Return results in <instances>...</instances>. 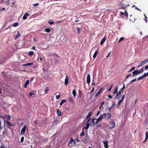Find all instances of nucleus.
Here are the masks:
<instances>
[{"label": "nucleus", "mask_w": 148, "mask_h": 148, "mask_svg": "<svg viewBox=\"0 0 148 148\" xmlns=\"http://www.w3.org/2000/svg\"><path fill=\"white\" fill-rule=\"evenodd\" d=\"M71 140L68 143V145L70 147H73L75 144L76 142H75V140H73L72 138H71Z\"/></svg>", "instance_id": "nucleus-1"}, {"label": "nucleus", "mask_w": 148, "mask_h": 148, "mask_svg": "<svg viewBox=\"0 0 148 148\" xmlns=\"http://www.w3.org/2000/svg\"><path fill=\"white\" fill-rule=\"evenodd\" d=\"M110 124L112 126H110L109 127V129L110 130H111L114 128L115 127V122L114 121V120L111 121L110 122Z\"/></svg>", "instance_id": "nucleus-2"}, {"label": "nucleus", "mask_w": 148, "mask_h": 148, "mask_svg": "<svg viewBox=\"0 0 148 148\" xmlns=\"http://www.w3.org/2000/svg\"><path fill=\"white\" fill-rule=\"evenodd\" d=\"M125 88V84H124L123 85V87L121 88V90L119 92H117V93L116 97L120 95L123 92V90Z\"/></svg>", "instance_id": "nucleus-3"}, {"label": "nucleus", "mask_w": 148, "mask_h": 148, "mask_svg": "<svg viewBox=\"0 0 148 148\" xmlns=\"http://www.w3.org/2000/svg\"><path fill=\"white\" fill-rule=\"evenodd\" d=\"M8 127H11L14 125V124H13L10 123L9 121L7 120H4Z\"/></svg>", "instance_id": "nucleus-4"}, {"label": "nucleus", "mask_w": 148, "mask_h": 148, "mask_svg": "<svg viewBox=\"0 0 148 148\" xmlns=\"http://www.w3.org/2000/svg\"><path fill=\"white\" fill-rule=\"evenodd\" d=\"M97 119L95 118H94L93 119H92L91 121H90V125L92 126V127H93L94 126L95 123L94 121L95 120H96Z\"/></svg>", "instance_id": "nucleus-5"}, {"label": "nucleus", "mask_w": 148, "mask_h": 148, "mask_svg": "<svg viewBox=\"0 0 148 148\" xmlns=\"http://www.w3.org/2000/svg\"><path fill=\"white\" fill-rule=\"evenodd\" d=\"M107 115L106 113H104L100 115L99 117V118L100 119L101 121L103 118H105Z\"/></svg>", "instance_id": "nucleus-6"}, {"label": "nucleus", "mask_w": 148, "mask_h": 148, "mask_svg": "<svg viewBox=\"0 0 148 148\" xmlns=\"http://www.w3.org/2000/svg\"><path fill=\"white\" fill-rule=\"evenodd\" d=\"M132 73H133V75H132L133 76H135L136 75H138V74H140L139 73V70H137V71L135 70V71H134L132 72Z\"/></svg>", "instance_id": "nucleus-7"}, {"label": "nucleus", "mask_w": 148, "mask_h": 148, "mask_svg": "<svg viewBox=\"0 0 148 148\" xmlns=\"http://www.w3.org/2000/svg\"><path fill=\"white\" fill-rule=\"evenodd\" d=\"M90 82V74H88L87 77V82L89 84Z\"/></svg>", "instance_id": "nucleus-8"}, {"label": "nucleus", "mask_w": 148, "mask_h": 148, "mask_svg": "<svg viewBox=\"0 0 148 148\" xmlns=\"http://www.w3.org/2000/svg\"><path fill=\"white\" fill-rule=\"evenodd\" d=\"M108 142L107 140L104 141L103 142L105 148H108Z\"/></svg>", "instance_id": "nucleus-9"}, {"label": "nucleus", "mask_w": 148, "mask_h": 148, "mask_svg": "<svg viewBox=\"0 0 148 148\" xmlns=\"http://www.w3.org/2000/svg\"><path fill=\"white\" fill-rule=\"evenodd\" d=\"M102 88H101L100 89L98 92L96 94L95 97H97L99 95H100L102 93Z\"/></svg>", "instance_id": "nucleus-10"}, {"label": "nucleus", "mask_w": 148, "mask_h": 148, "mask_svg": "<svg viewBox=\"0 0 148 148\" xmlns=\"http://www.w3.org/2000/svg\"><path fill=\"white\" fill-rule=\"evenodd\" d=\"M26 128V126L25 125H24L23 128L22 129L21 131V134H24L25 132V131Z\"/></svg>", "instance_id": "nucleus-11"}, {"label": "nucleus", "mask_w": 148, "mask_h": 148, "mask_svg": "<svg viewBox=\"0 0 148 148\" xmlns=\"http://www.w3.org/2000/svg\"><path fill=\"white\" fill-rule=\"evenodd\" d=\"M92 112L90 111V112L88 114H87V116L86 117V119H89L90 116H91L92 115Z\"/></svg>", "instance_id": "nucleus-12"}, {"label": "nucleus", "mask_w": 148, "mask_h": 148, "mask_svg": "<svg viewBox=\"0 0 148 148\" xmlns=\"http://www.w3.org/2000/svg\"><path fill=\"white\" fill-rule=\"evenodd\" d=\"M3 117L4 118H5L8 120H9L11 119L10 116L9 115H5L3 116Z\"/></svg>", "instance_id": "nucleus-13"}, {"label": "nucleus", "mask_w": 148, "mask_h": 148, "mask_svg": "<svg viewBox=\"0 0 148 148\" xmlns=\"http://www.w3.org/2000/svg\"><path fill=\"white\" fill-rule=\"evenodd\" d=\"M69 78L68 76H66L65 79L64 84L65 85H66L69 82Z\"/></svg>", "instance_id": "nucleus-14"}, {"label": "nucleus", "mask_w": 148, "mask_h": 148, "mask_svg": "<svg viewBox=\"0 0 148 148\" xmlns=\"http://www.w3.org/2000/svg\"><path fill=\"white\" fill-rule=\"evenodd\" d=\"M29 15V14L28 13H26L23 17V19L24 20L26 19L27 18V16Z\"/></svg>", "instance_id": "nucleus-15"}, {"label": "nucleus", "mask_w": 148, "mask_h": 148, "mask_svg": "<svg viewBox=\"0 0 148 148\" xmlns=\"http://www.w3.org/2000/svg\"><path fill=\"white\" fill-rule=\"evenodd\" d=\"M34 64L33 63H27L26 64H24L22 65V66H29L32 65H33Z\"/></svg>", "instance_id": "nucleus-16"}, {"label": "nucleus", "mask_w": 148, "mask_h": 148, "mask_svg": "<svg viewBox=\"0 0 148 148\" xmlns=\"http://www.w3.org/2000/svg\"><path fill=\"white\" fill-rule=\"evenodd\" d=\"M146 63V62H145V60H144L140 62V63L139 64V65L138 66V67L139 66H141Z\"/></svg>", "instance_id": "nucleus-17"}, {"label": "nucleus", "mask_w": 148, "mask_h": 148, "mask_svg": "<svg viewBox=\"0 0 148 148\" xmlns=\"http://www.w3.org/2000/svg\"><path fill=\"white\" fill-rule=\"evenodd\" d=\"M106 40V38L105 37H104L101 40L100 42V45H102L104 43V42Z\"/></svg>", "instance_id": "nucleus-18"}, {"label": "nucleus", "mask_w": 148, "mask_h": 148, "mask_svg": "<svg viewBox=\"0 0 148 148\" xmlns=\"http://www.w3.org/2000/svg\"><path fill=\"white\" fill-rule=\"evenodd\" d=\"M80 29L79 27L76 28L75 31L78 34H79L80 32Z\"/></svg>", "instance_id": "nucleus-19"}, {"label": "nucleus", "mask_w": 148, "mask_h": 148, "mask_svg": "<svg viewBox=\"0 0 148 148\" xmlns=\"http://www.w3.org/2000/svg\"><path fill=\"white\" fill-rule=\"evenodd\" d=\"M98 52V51L97 50H96L95 51L94 54L93 56V58H96V57L97 56V54Z\"/></svg>", "instance_id": "nucleus-20"}, {"label": "nucleus", "mask_w": 148, "mask_h": 148, "mask_svg": "<svg viewBox=\"0 0 148 148\" xmlns=\"http://www.w3.org/2000/svg\"><path fill=\"white\" fill-rule=\"evenodd\" d=\"M29 83V80H27L26 81L25 83L24 84V88H26L27 87V85Z\"/></svg>", "instance_id": "nucleus-21"}, {"label": "nucleus", "mask_w": 148, "mask_h": 148, "mask_svg": "<svg viewBox=\"0 0 148 148\" xmlns=\"http://www.w3.org/2000/svg\"><path fill=\"white\" fill-rule=\"evenodd\" d=\"M145 135H146V137H145V140L143 142L144 143L147 140L148 138V132H146Z\"/></svg>", "instance_id": "nucleus-22"}, {"label": "nucleus", "mask_w": 148, "mask_h": 148, "mask_svg": "<svg viewBox=\"0 0 148 148\" xmlns=\"http://www.w3.org/2000/svg\"><path fill=\"white\" fill-rule=\"evenodd\" d=\"M124 99V97L123 96V97L122 98L121 100H119V102L117 104V106H119L120 104L123 101Z\"/></svg>", "instance_id": "nucleus-23"}, {"label": "nucleus", "mask_w": 148, "mask_h": 148, "mask_svg": "<svg viewBox=\"0 0 148 148\" xmlns=\"http://www.w3.org/2000/svg\"><path fill=\"white\" fill-rule=\"evenodd\" d=\"M68 99L69 100V101L71 103H74V101H73V98L71 97H69Z\"/></svg>", "instance_id": "nucleus-24"}, {"label": "nucleus", "mask_w": 148, "mask_h": 148, "mask_svg": "<svg viewBox=\"0 0 148 148\" xmlns=\"http://www.w3.org/2000/svg\"><path fill=\"white\" fill-rule=\"evenodd\" d=\"M107 113L108 115V117L107 118V119H109L111 118L112 117V114L111 113H110L109 112H108Z\"/></svg>", "instance_id": "nucleus-25"}, {"label": "nucleus", "mask_w": 148, "mask_h": 148, "mask_svg": "<svg viewBox=\"0 0 148 148\" xmlns=\"http://www.w3.org/2000/svg\"><path fill=\"white\" fill-rule=\"evenodd\" d=\"M123 96L124 97V98L125 97V95H120V96H119L118 97V100H121L122 98L123 97Z\"/></svg>", "instance_id": "nucleus-26"}, {"label": "nucleus", "mask_w": 148, "mask_h": 148, "mask_svg": "<svg viewBox=\"0 0 148 148\" xmlns=\"http://www.w3.org/2000/svg\"><path fill=\"white\" fill-rule=\"evenodd\" d=\"M72 93L73 96L74 97H75L76 96V95L77 94V93L76 92V90L75 89L73 90L72 91Z\"/></svg>", "instance_id": "nucleus-27"}, {"label": "nucleus", "mask_w": 148, "mask_h": 148, "mask_svg": "<svg viewBox=\"0 0 148 148\" xmlns=\"http://www.w3.org/2000/svg\"><path fill=\"white\" fill-rule=\"evenodd\" d=\"M66 101V100H65V99L62 100L60 103V106H61L62 105V104H63V103H64Z\"/></svg>", "instance_id": "nucleus-28"}, {"label": "nucleus", "mask_w": 148, "mask_h": 148, "mask_svg": "<svg viewBox=\"0 0 148 148\" xmlns=\"http://www.w3.org/2000/svg\"><path fill=\"white\" fill-rule=\"evenodd\" d=\"M56 112L58 116H59L61 114V111L59 109H58L57 110Z\"/></svg>", "instance_id": "nucleus-29"}, {"label": "nucleus", "mask_w": 148, "mask_h": 148, "mask_svg": "<svg viewBox=\"0 0 148 148\" xmlns=\"http://www.w3.org/2000/svg\"><path fill=\"white\" fill-rule=\"evenodd\" d=\"M82 132H81L80 133V136H82L84 135H85V133L84 132V128H83V129H82Z\"/></svg>", "instance_id": "nucleus-30"}, {"label": "nucleus", "mask_w": 148, "mask_h": 148, "mask_svg": "<svg viewBox=\"0 0 148 148\" xmlns=\"http://www.w3.org/2000/svg\"><path fill=\"white\" fill-rule=\"evenodd\" d=\"M18 23L17 22H15L12 25V26L14 27H16L18 25Z\"/></svg>", "instance_id": "nucleus-31"}, {"label": "nucleus", "mask_w": 148, "mask_h": 148, "mask_svg": "<svg viewBox=\"0 0 148 148\" xmlns=\"http://www.w3.org/2000/svg\"><path fill=\"white\" fill-rule=\"evenodd\" d=\"M125 16L127 18L128 17V14L127 11V10H125V12H124V14Z\"/></svg>", "instance_id": "nucleus-32"}, {"label": "nucleus", "mask_w": 148, "mask_h": 148, "mask_svg": "<svg viewBox=\"0 0 148 148\" xmlns=\"http://www.w3.org/2000/svg\"><path fill=\"white\" fill-rule=\"evenodd\" d=\"M45 31L47 32H49L51 31V29L49 28H47L45 29Z\"/></svg>", "instance_id": "nucleus-33"}, {"label": "nucleus", "mask_w": 148, "mask_h": 148, "mask_svg": "<svg viewBox=\"0 0 148 148\" xmlns=\"http://www.w3.org/2000/svg\"><path fill=\"white\" fill-rule=\"evenodd\" d=\"M89 125L90 124L89 123H87L86 124V127H85V129H88L89 127Z\"/></svg>", "instance_id": "nucleus-34"}, {"label": "nucleus", "mask_w": 148, "mask_h": 148, "mask_svg": "<svg viewBox=\"0 0 148 148\" xmlns=\"http://www.w3.org/2000/svg\"><path fill=\"white\" fill-rule=\"evenodd\" d=\"M49 87H47L45 89V93H47V92H48V91H49Z\"/></svg>", "instance_id": "nucleus-35"}, {"label": "nucleus", "mask_w": 148, "mask_h": 148, "mask_svg": "<svg viewBox=\"0 0 148 148\" xmlns=\"http://www.w3.org/2000/svg\"><path fill=\"white\" fill-rule=\"evenodd\" d=\"M82 142L85 144H86L88 142V140L86 139H82Z\"/></svg>", "instance_id": "nucleus-36"}, {"label": "nucleus", "mask_w": 148, "mask_h": 148, "mask_svg": "<svg viewBox=\"0 0 148 148\" xmlns=\"http://www.w3.org/2000/svg\"><path fill=\"white\" fill-rule=\"evenodd\" d=\"M144 15L145 16V18L144 19V20L145 21V22L146 23H147V16H146V15L144 14Z\"/></svg>", "instance_id": "nucleus-37"}, {"label": "nucleus", "mask_w": 148, "mask_h": 148, "mask_svg": "<svg viewBox=\"0 0 148 148\" xmlns=\"http://www.w3.org/2000/svg\"><path fill=\"white\" fill-rule=\"evenodd\" d=\"M34 52L32 51H30L28 53V54L30 56H32L33 55Z\"/></svg>", "instance_id": "nucleus-38"}, {"label": "nucleus", "mask_w": 148, "mask_h": 148, "mask_svg": "<svg viewBox=\"0 0 148 148\" xmlns=\"http://www.w3.org/2000/svg\"><path fill=\"white\" fill-rule=\"evenodd\" d=\"M144 71V69H143V67L142 69H140V70H139V73H143V72Z\"/></svg>", "instance_id": "nucleus-39"}, {"label": "nucleus", "mask_w": 148, "mask_h": 148, "mask_svg": "<svg viewBox=\"0 0 148 148\" xmlns=\"http://www.w3.org/2000/svg\"><path fill=\"white\" fill-rule=\"evenodd\" d=\"M135 68L134 67H132L130 69V70L128 71V72H130L134 70L135 69Z\"/></svg>", "instance_id": "nucleus-40"}, {"label": "nucleus", "mask_w": 148, "mask_h": 148, "mask_svg": "<svg viewBox=\"0 0 148 148\" xmlns=\"http://www.w3.org/2000/svg\"><path fill=\"white\" fill-rule=\"evenodd\" d=\"M48 23L50 25H51L54 23V22L53 21H51L50 20H49L48 21Z\"/></svg>", "instance_id": "nucleus-41"}, {"label": "nucleus", "mask_w": 148, "mask_h": 148, "mask_svg": "<svg viewBox=\"0 0 148 148\" xmlns=\"http://www.w3.org/2000/svg\"><path fill=\"white\" fill-rule=\"evenodd\" d=\"M124 39V38L123 37H121L119 40V42H120L121 41L123 40Z\"/></svg>", "instance_id": "nucleus-42"}, {"label": "nucleus", "mask_w": 148, "mask_h": 148, "mask_svg": "<svg viewBox=\"0 0 148 148\" xmlns=\"http://www.w3.org/2000/svg\"><path fill=\"white\" fill-rule=\"evenodd\" d=\"M136 80V79H135L132 80L130 82V84H131L134 82H135Z\"/></svg>", "instance_id": "nucleus-43"}, {"label": "nucleus", "mask_w": 148, "mask_h": 148, "mask_svg": "<svg viewBox=\"0 0 148 148\" xmlns=\"http://www.w3.org/2000/svg\"><path fill=\"white\" fill-rule=\"evenodd\" d=\"M101 120L100 119H99V118L97 119V121L95 122V123L97 124L98 123V122L99 121H101Z\"/></svg>", "instance_id": "nucleus-44"}, {"label": "nucleus", "mask_w": 148, "mask_h": 148, "mask_svg": "<svg viewBox=\"0 0 148 148\" xmlns=\"http://www.w3.org/2000/svg\"><path fill=\"white\" fill-rule=\"evenodd\" d=\"M143 77L142 76V75L139 77L138 78V80H140L141 79H143Z\"/></svg>", "instance_id": "nucleus-45"}, {"label": "nucleus", "mask_w": 148, "mask_h": 148, "mask_svg": "<svg viewBox=\"0 0 148 148\" xmlns=\"http://www.w3.org/2000/svg\"><path fill=\"white\" fill-rule=\"evenodd\" d=\"M113 86V84H112L111 86V87L108 90V91H111V90L112 88V87Z\"/></svg>", "instance_id": "nucleus-46"}, {"label": "nucleus", "mask_w": 148, "mask_h": 148, "mask_svg": "<svg viewBox=\"0 0 148 148\" xmlns=\"http://www.w3.org/2000/svg\"><path fill=\"white\" fill-rule=\"evenodd\" d=\"M34 124L36 125H38V122H37V120H35L34 121Z\"/></svg>", "instance_id": "nucleus-47"}, {"label": "nucleus", "mask_w": 148, "mask_h": 148, "mask_svg": "<svg viewBox=\"0 0 148 148\" xmlns=\"http://www.w3.org/2000/svg\"><path fill=\"white\" fill-rule=\"evenodd\" d=\"M94 91V87H92V90H91V91L90 93H89L91 94Z\"/></svg>", "instance_id": "nucleus-48"}, {"label": "nucleus", "mask_w": 148, "mask_h": 148, "mask_svg": "<svg viewBox=\"0 0 148 148\" xmlns=\"http://www.w3.org/2000/svg\"><path fill=\"white\" fill-rule=\"evenodd\" d=\"M16 36H17L18 38L21 36L19 32H17V35Z\"/></svg>", "instance_id": "nucleus-49"}, {"label": "nucleus", "mask_w": 148, "mask_h": 148, "mask_svg": "<svg viewBox=\"0 0 148 148\" xmlns=\"http://www.w3.org/2000/svg\"><path fill=\"white\" fill-rule=\"evenodd\" d=\"M142 75L143 77V78L144 77H145L147 76V73H144V74L143 75Z\"/></svg>", "instance_id": "nucleus-50"}, {"label": "nucleus", "mask_w": 148, "mask_h": 148, "mask_svg": "<svg viewBox=\"0 0 148 148\" xmlns=\"http://www.w3.org/2000/svg\"><path fill=\"white\" fill-rule=\"evenodd\" d=\"M60 95H57L56 96V98L57 99H58L60 98Z\"/></svg>", "instance_id": "nucleus-51"}, {"label": "nucleus", "mask_w": 148, "mask_h": 148, "mask_svg": "<svg viewBox=\"0 0 148 148\" xmlns=\"http://www.w3.org/2000/svg\"><path fill=\"white\" fill-rule=\"evenodd\" d=\"M24 140V137H22L21 138V142H22V143L23 142Z\"/></svg>", "instance_id": "nucleus-52"}, {"label": "nucleus", "mask_w": 148, "mask_h": 148, "mask_svg": "<svg viewBox=\"0 0 148 148\" xmlns=\"http://www.w3.org/2000/svg\"><path fill=\"white\" fill-rule=\"evenodd\" d=\"M115 105V103L114 102L113 103V104L112 105V106H110V107H112V108H113L114 106Z\"/></svg>", "instance_id": "nucleus-53"}, {"label": "nucleus", "mask_w": 148, "mask_h": 148, "mask_svg": "<svg viewBox=\"0 0 148 148\" xmlns=\"http://www.w3.org/2000/svg\"><path fill=\"white\" fill-rule=\"evenodd\" d=\"M131 74H129L126 77H125V78L126 79H127V78L130 77V76H131Z\"/></svg>", "instance_id": "nucleus-54"}, {"label": "nucleus", "mask_w": 148, "mask_h": 148, "mask_svg": "<svg viewBox=\"0 0 148 148\" xmlns=\"http://www.w3.org/2000/svg\"><path fill=\"white\" fill-rule=\"evenodd\" d=\"M39 5V4L38 3H36L35 4H34L33 5L34 7H36L37 6H38Z\"/></svg>", "instance_id": "nucleus-55"}, {"label": "nucleus", "mask_w": 148, "mask_h": 148, "mask_svg": "<svg viewBox=\"0 0 148 148\" xmlns=\"http://www.w3.org/2000/svg\"><path fill=\"white\" fill-rule=\"evenodd\" d=\"M33 94H34V93L32 92H30L29 94V95L30 97H31L33 95Z\"/></svg>", "instance_id": "nucleus-56"}, {"label": "nucleus", "mask_w": 148, "mask_h": 148, "mask_svg": "<svg viewBox=\"0 0 148 148\" xmlns=\"http://www.w3.org/2000/svg\"><path fill=\"white\" fill-rule=\"evenodd\" d=\"M117 90H118V87L117 86H116L115 88L114 91L116 92H117Z\"/></svg>", "instance_id": "nucleus-57"}, {"label": "nucleus", "mask_w": 148, "mask_h": 148, "mask_svg": "<svg viewBox=\"0 0 148 148\" xmlns=\"http://www.w3.org/2000/svg\"><path fill=\"white\" fill-rule=\"evenodd\" d=\"M111 52H110L108 54V55L107 56H106V58H108V57H109V56H110V55L111 54Z\"/></svg>", "instance_id": "nucleus-58"}, {"label": "nucleus", "mask_w": 148, "mask_h": 148, "mask_svg": "<svg viewBox=\"0 0 148 148\" xmlns=\"http://www.w3.org/2000/svg\"><path fill=\"white\" fill-rule=\"evenodd\" d=\"M108 97L109 98H111L112 97V96H111L110 95H108Z\"/></svg>", "instance_id": "nucleus-59"}, {"label": "nucleus", "mask_w": 148, "mask_h": 148, "mask_svg": "<svg viewBox=\"0 0 148 148\" xmlns=\"http://www.w3.org/2000/svg\"><path fill=\"white\" fill-rule=\"evenodd\" d=\"M135 8H136V10H138L139 11H140V12H141V10H140L139 8H138L137 7H135Z\"/></svg>", "instance_id": "nucleus-60"}, {"label": "nucleus", "mask_w": 148, "mask_h": 148, "mask_svg": "<svg viewBox=\"0 0 148 148\" xmlns=\"http://www.w3.org/2000/svg\"><path fill=\"white\" fill-rule=\"evenodd\" d=\"M145 70H146L148 69V65L146 66H145Z\"/></svg>", "instance_id": "nucleus-61"}, {"label": "nucleus", "mask_w": 148, "mask_h": 148, "mask_svg": "<svg viewBox=\"0 0 148 148\" xmlns=\"http://www.w3.org/2000/svg\"><path fill=\"white\" fill-rule=\"evenodd\" d=\"M18 38L17 36H14V39L15 40H16L17 38Z\"/></svg>", "instance_id": "nucleus-62"}, {"label": "nucleus", "mask_w": 148, "mask_h": 148, "mask_svg": "<svg viewBox=\"0 0 148 148\" xmlns=\"http://www.w3.org/2000/svg\"><path fill=\"white\" fill-rule=\"evenodd\" d=\"M75 140V142L76 141V142H78L79 141V139L77 138H76V140Z\"/></svg>", "instance_id": "nucleus-63"}, {"label": "nucleus", "mask_w": 148, "mask_h": 148, "mask_svg": "<svg viewBox=\"0 0 148 148\" xmlns=\"http://www.w3.org/2000/svg\"><path fill=\"white\" fill-rule=\"evenodd\" d=\"M0 148H5V147L4 146L1 145L0 146Z\"/></svg>", "instance_id": "nucleus-64"}]
</instances>
